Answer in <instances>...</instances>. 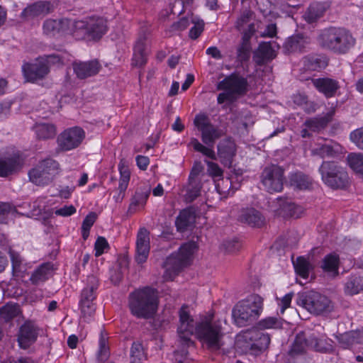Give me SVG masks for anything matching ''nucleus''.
<instances>
[{
  "mask_svg": "<svg viewBox=\"0 0 363 363\" xmlns=\"http://www.w3.org/2000/svg\"><path fill=\"white\" fill-rule=\"evenodd\" d=\"M72 27L75 36L78 35L79 31H82L94 40L100 39L107 30L106 21L102 18H90L87 21H74Z\"/></svg>",
  "mask_w": 363,
  "mask_h": 363,
  "instance_id": "11",
  "label": "nucleus"
},
{
  "mask_svg": "<svg viewBox=\"0 0 363 363\" xmlns=\"http://www.w3.org/2000/svg\"><path fill=\"white\" fill-rule=\"evenodd\" d=\"M296 303L315 315L327 313L333 310L330 300L327 296L313 291L298 295Z\"/></svg>",
  "mask_w": 363,
  "mask_h": 363,
  "instance_id": "9",
  "label": "nucleus"
},
{
  "mask_svg": "<svg viewBox=\"0 0 363 363\" xmlns=\"http://www.w3.org/2000/svg\"><path fill=\"white\" fill-rule=\"evenodd\" d=\"M325 11L326 8L323 4L315 2L308 6L303 16L308 23H312L321 18Z\"/></svg>",
  "mask_w": 363,
  "mask_h": 363,
  "instance_id": "41",
  "label": "nucleus"
},
{
  "mask_svg": "<svg viewBox=\"0 0 363 363\" xmlns=\"http://www.w3.org/2000/svg\"><path fill=\"white\" fill-rule=\"evenodd\" d=\"M263 298L258 294H251L238 302L233 308L232 316L238 327L252 324L263 310Z\"/></svg>",
  "mask_w": 363,
  "mask_h": 363,
  "instance_id": "4",
  "label": "nucleus"
},
{
  "mask_svg": "<svg viewBox=\"0 0 363 363\" xmlns=\"http://www.w3.org/2000/svg\"><path fill=\"white\" fill-rule=\"evenodd\" d=\"M147 36L145 33L140 34L135 43L133 57V65L134 66H143L147 62V52L145 50V41Z\"/></svg>",
  "mask_w": 363,
  "mask_h": 363,
  "instance_id": "31",
  "label": "nucleus"
},
{
  "mask_svg": "<svg viewBox=\"0 0 363 363\" xmlns=\"http://www.w3.org/2000/svg\"><path fill=\"white\" fill-rule=\"evenodd\" d=\"M179 322L177 328V333L179 336V342L182 346L181 350H176L174 355L182 357L186 356L188 354L186 348L193 345L194 342L191 337L194 334H196L197 323H195L192 317L187 311V306H183L179 311Z\"/></svg>",
  "mask_w": 363,
  "mask_h": 363,
  "instance_id": "8",
  "label": "nucleus"
},
{
  "mask_svg": "<svg viewBox=\"0 0 363 363\" xmlns=\"http://www.w3.org/2000/svg\"><path fill=\"white\" fill-rule=\"evenodd\" d=\"M238 220L254 228H261L265 223V218L262 213L254 208H242Z\"/></svg>",
  "mask_w": 363,
  "mask_h": 363,
  "instance_id": "23",
  "label": "nucleus"
},
{
  "mask_svg": "<svg viewBox=\"0 0 363 363\" xmlns=\"http://www.w3.org/2000/svg\"><path fill=\"white\" fill-rule=\"evenodd\" d=\"M22 163L18 153L0 156V177H6L16 172L21 167Z\"/></svg>",
  "mask_w": 363,
  "mask_h": 363,
  "instance_id": "19",
  "label": "nucleus"
},
{
  "mask_svg": "<svg viewBox=\"0 0 363 363\" xmlns=\"http://www.w3.org/2000/svg\"><path fill=\"white\" fill-rule=\"evenodd\" d=\"M157 296L155 289L145 287L129 295V308L131 313L138 318L149 319L157 310Z\"/></svg>",
  "mask_w": 363,
  "mask_h": 363,
  "instance_id": "3",
  "label": "nucleus"
},
{
  "mask_svg": "<svg viewBox=\"0 0 363 363\" xmlns=\"http://www.w3.org/2000/svg\"><path fill=\"white\" fill-rule=\"evenodd\" d=\"M309 347L314 350L315 352L331 354L335 351V347L333 345V341L325 336L318 337L314 334L308 337Z\"/></svg>",
  "mask_w": 363,
  "mask_h": 363,
  "instance_id": "30",
  "label": "nucleus"
},
{
  "mask_svg": "<svg viewBox=\"0 0 363 363\" xmlns=\"http://www.w3.org/2000/svg\"><path fill=\"white\" fill-rule=\"evenodd\" d=\"M363 291V281L360 272L352 274L345 284V292L348 295H354Z\"/></svg>",
  "mask_w": 363,
  "mask_h": 363,
  "instance_id": "37",
  "label": "nucleus"
},
{
  "mask_svg": "<svg viewBox=\"0 0 363 363\" xmlns=\"http://www.w3.org/2000/svg\"><path fill=\"white\" fill-rule=\"evenodd\" d=\"M280 213L284 217L298 218L303 211L301 206L296 205L289 200L282 201L280 203Z\"/></svg>",
  "mask_w": 363,
  "mask_h": 363,
  "instance_id": "44",
  "label": "nucleus"
},
{
  "mask_svg": "<svg viewBox=\"0 0 363 363\" xmlns=\"http://www.w3.org/2000/svg\"><path fill=\"white\" fill-rule=\"evenodd\" d=\"M9 255L11 260L13 271H19L20 266L22 262V259L19 254L14 250H9Z\"/></svg>",
  "mask_w": 363,
  "mask_h": 363,
  "instance_id": "60",
  "label": "nucleus"
},
{
  "mask_svg": "<svg viewBox=\"0 0 363 363\" xmlns=\"http://www.w3.org/2000/svg\"><path fill=\"white\" fill-rule=\"evenodd\" d=\"M319 172L323 182L333 189L344 188L348 182L347 172L333 161L323 162Z\"/></svg>",
  "mask_w": 363,
  "mask_h": 363,
  "instance_id": "10",
  "label": "nucleus"
},
{
  "mask_svg": "<svg viewBox=\"0 0 363 363\" xmlns=\"http://www.w3.org/2000/svg\"><path fill=\"white\" fill-rule=\"evenodd\" d=\"M38 140H46L55 138L56 127L52 123H37L33 128Z\"/></svg>",
  "mask_w": 363,
  "mask_h": 363,
  "instance_id": "35",
  "label": "nucleus"
},
{
  "mask_svg": "<svg viewBox=\"0 0 363 363\" xmlns=\"http://www.w3.org/2000/svg\"><path fill=\"white\" fill-rule=\"evenodd\" d=\"M189 186L185 194V201L191 203L200 195L201 184L199 180L189 181Z\"/></svg>",
  "mask_w": 363,
  "mask_h": 363,
  "instance_id": "47",
  "label": "nucleus"
},
{
  "mask_svg": "<svg viewBox=\"0 0 363 363\" xmlns=\"http://www.w3.org/2000/svg\"><path fill=\"white\" fill-rule=\"evenodd\" d=\"M347 160L352 170L363 175V153H350Z\"/></svg>",
  "mask_w": 363,
  "mask_h": 363,
  "instance_id": "46",
  "label": "nucleus"
},
{
  "mask_svg": "<svg viewBox=\"0 0 363 363\" xmlns=\"http://www.w3.org/2000/svg\"><path fill=\"white\" fill-rule=\"evenodd\" d=\"M338 345L344 350H352L363 344V330H350L335 335Z\"/></svg>",
  "mask_w": 363,
  "mask_h": 363,
  "instance_id": "18",
  "label": "nucleus"
},
{
  "mask_svg": "<svg viewBox=\"0 0 363 363\" xmlns=\"http://www.w3.org/2000/svg\"><path fill=\"white\" fill-rule=\"evenodd\" d=\"M16 211V208L11 203L0 202V223H5L9 214Z\"/></svg>",
  "mask_w": 363,
  "mask_h": 363,
  "instance_id": "56",
  "label": "nucleus"
},
{
  "mask_svg": "<svg viewBox=\"0 0 363 363\" xmlns=\"http://www.w3.org/2000/svg\"><path fill=\"white\" fill-rule=\"evenodd\" d=\"M23 75L30 82L44 79L50 72L49 67L41 59L33 63H25L22 67Z\"/></svg>",
  "mask_w": 363,
  "mask_h": 363,
  "instance_id": "17",
  "label": "nucleus"
},
{
  "mask_svg": "<svg viewBox=\"0 0 363 363\" xmlns=\"http://www.w3.org/2000/svg\"><path fill=\"white\" fill-rule=\"evenodd\" d=\"M333 114V111H330L323 116L310 118L305 121L303 126L308 128L311 132H320L327 127L331 121Z\"/></svg>",
  "mask_w": 363,
  "mask_h": 363,
  "instance_id": "32",
  "label": "nucleus"
},
{
  "mask_svg": "<svg viewBox=\"0 0 363 363\" xmlns=\"http://www.w3.org/2000/svg\"><path fill=\"white\" fill-rule=\"evenodd\" d=\"M196 335L211 350H218L223 345L220 323L213 320L211 315L205 316L197 323Z\"/></svg>",
  "mask_w": 363,
  "mask_h": 363,
  "instance_id": "7",
  "label": "nucleus"
},
{
  "mask_svg": "<svg viewBox=\"0 0 363 363\" xmlns=\"http://www.w3.org/2000/svg\"><path fill=\"white\" fill-rule=\"evenodd\" d=\"M196 209L194 206H189L182 210L175 220V225L179 232L183 233L191 229L196 220Z\"/></svg>",
  "mask_w": 363,
  "mask_h": 363,
  "instance_id": "24",
  "label": "nucleus"
},
{
  "mask_svg": "<svg viewBox=\"0 0 363 363\" xmlns=\"http://www.w3.org/2000/svg\"><path fill=\"white\" fill-rule=\"evenodd\" d=\"M340 258L336 253H330L327 255L323 259L321 268L323 270L331 274L333 277L338 275Z\"/></svg>",
  "mask_w": 363,
  "mask_h": 363,
  "instance_id": "38",
  "label": "nucleus"
},
{
  "mask_svg": "<svg viewBox=\"0 0 363 363\" xmlns=\"http://www.w3.org/2000/svg\"><path fill=\"white\" fill-rule=\"evenodd\" d=\"M72 23L68 19H46L43 24V34L48 37H56L62 34Z\"/></svg>",
  "mask_w": 363,
  "mask_h": 363,
  "instance_id": "22",
  "label": "nucleus"
},
{
  "mask_svg": "<svg viewBox=\"0 0 363 363\" xmlns=\"http://www.w3.org/2000/svg\"><path fill=\"white\" fill-rule=\"evenodd\" d=\"M39 327L32 320H26L17 333V342L20 348L27 350L34 344L39 334Z\"/></svg>",
  "mask_w": 363,
  "mask_h": 363,
  "instance_id": "15",
  "label": "nucleus"
},
{
  "mask_svg": "<svg viewBox=\"0 0 363 363\" xmlns=\"http://www.w3.org/2000/svg\"><path fill=\"white\" fill-rule=\"evenodd\" d=\"M248 82L246 78L238 74L233 73L219 82L217 89L224 91L219 94L217 98L219 104L225 101H234L245 95L247 91Z\"/></svg>",
  "mask_w": 363,
  "mask_h": 363,
  "instance_id": "6",
  "label": "nucleus"
},
{
  "mask_svg": "<svg viewBox=\"0 0 363 363\" xmlns=\"http://www.w3.org/2000/svg\"><path fill=\"white\" fill-rule=\"evenodd\" d=\"M84 137L85 133L82 128L79 127L68 128L58 135V146L62 150H71L77 147Z\"/></svg>",
  "mask_w": 363,
  "mask_h": 363,
  "instance_id": "14",
  "label": "nucleus"
},
{
  "mask_svg": "<svg viewBox=\"0 0 363 363\" xmlns=\"http://www.w3.org/2000/svg\"><path fill=\"white\" fill-rule=\"evenodd\" d=\"M217 149L221 162L225 165H230L236 152L234 141L230 138L224 139L218 144Z\"/></svg>",
  "mask_w": 363,
  "mask_h": 363,
  "instance_id": "29",
  "label": "nucleus"
},
{
  "mask_svg": "<svg viewBox=\"0 0 363 363\" xmlns=\"http://www.w3.org/2000/svg\"><path fill=\"white\" fill-rule=\"evenodd\" d=\"M341 146L333 142H330L323 145H318L313 148L311 153L314 156H319L321 158L334 157L341 152Z\"/></svg>",
  "mask_w": 363,
  "mask_h": 363,
  "instance_id": "33",
  "label": "nucleus"
},
{
  "mask_svg": "<svg viewBox=\"0 0 363 363\" xmlns=\"http://www.w3.org/2000/svg\"><path fill=\"white\" fill-rule=\"evenodd\" d=\"M307 347L310 348L308 337H306L305 333H300L296 335L289 354L293 357L303 354L306 352Z\"/></svg>",
  "mask_w": 363,
  "mask_h": 363,
  "instance_id": "40",
  "label": "nucleus"
},
{
  "mask_svg": "<svg viewBox=\"0 0 363 363\" xmlns=\"http://www.w3.org/2000/svg\"><path fill=\"white\" fill-rule=\"evenodd\" d=\"M194 26L190 29L189 36L193 40H196L201 34L204 28V23L203 21L197 22L193 21Z\"/></svg>",
  "mask_w": 363,
  "mask_h": 363,
  "instance_id": "58",
  "label": "nucleus"
},
{
  "mask_svg": "<svg viewBox=\"0 0 363 363\" xmlns=\"http://www.w3.org/2000/svg\"><path fill=\"white\" fill-rule=\"evenodd\" d=\"M208 167L209 174L213 177H220L223 174V170L220 167L213 162L205 160Z\"/></svg>",
  "mask_w": 363,
  "mask_h": 363,
  "instance_id": "62",
  "label": "nucleus"
},
{
  "mask_svg": "<svg viewBox=\"0 0 363 363\" xmlns=\"http://www.w3.org/2000/svg\"><path fill=\"white\" fill-rule=\"evenodd\" d=\"M110 355L109 347L106 340L101 336L99 340V349L97 352V359L100 362H106Z\"/></svg>",
  "mask_w": 363,
  "mask_h": 363,
  "instance_id": "53",
  "label": "nucleus"
},
{
  "mask_svg": "<svg viewBox=\"0 0 363 363\" xmlns=\"http://www.w3.org/2000/svg\"><path fill=\"white\" fill-rule=\"evenodd\" d=\"M258 327L262 330L279 328L281 327V320L276 317H267L258 323Z\"/></svg>",
  "mask_w": 363,
  "mask_h": 363,
  "instance_id": "51",
  "label": "nucleus"
},
{
  "mask_svg": "<svg viewBox=\"0 0 363 363\" xmlns=\"http://www.w3.org/2000/svg\"><path fill=\"white\" fill-rule=\"evenodd\" d=\"M76 212V208L74 206H65L55 210V214L63 217L72 216Z\"/></svg>",
  "mask_w": 363,
  "mask_h": 363,
  "instance_id": "61",
  "label": "nucleus"
},
{
  "mask_svg": "<svg viewBox=\"0 0 363 363\" xmlns=\"http://www.w3.org/2000/svg\"><path fill=\"white\" fill-rule=\"evenodd\" d=\"M229 186H230V181L227 178L225 179H222L221 180L218 181L216 187L218 192L220 195H225L229 191Z\"/></svg>",
  "mask_w": 363,
  "mask_h": 363,
  "instance_id": "63",
  "label": "nucleus"
},
{
  "mask_svg": "<svg viewBox=\"0 0 363 363\" xmlns=\"http://www.w3.org/2000/svg\"><path fill=\"white\" fill-rule=\"evenodd\" d=\"M130 363L140 362L145 358L144 348L139 342H134L130 348Z\"/></svg>",
  "mask_w": 363,
  "mask_h": 363,
  "instance_id": "50",
  "label": "nucleus"
},
{
  "mask_svg": "<svg viewBox=\"0 0 363 363\" xmlns=\"http://www.w3.org/2000/svg\"><path fill=\"white\" fill-rule=\"evenodd\" d=\"M296 272L301 277L306 279L309 275L310 263L303 257H298L294 262Z\"/></svg>",
  "mask_w": 363,
  "mask_h": 363,
  "instance_id": "49",
  "label": "nucleus"
},
{
  "mask_svg": "<svg viewBox=\"0 0 363 363\" xmlns=\"http://www.w3.org/2000/svg\"><path fill=\"white\" fill-rule=\"evenodd\" d=\"M316 39L320 48L336 55L347 54L356 44L351 31L340 26H330L320 30Z\"/></svg>",
  "mask_w": 363,
  "mask_h": 363,
  "instance_id": "1",
  "label": "nucleus"
},
{
  "mask_svg": "<svg viewBox=\"0 0 363 363\" xmlns=\"http://www.w3.org/2000/svg\"><path fill=\"white\" fill-rule=\"evenodd\" d=\"M21 313L20 307L16 303H6L0 308V320L9 323Z\"/></svg>",
  "mask_w": 363,
  "mask_h": 363,
  "instance_id": "45",
  "label": "nucleus"
},
{
  "mask_svg": "<svg viewBox=\"0 0 363 363\" xmlns=\"http://www.w3.org/2000/svg\"><path fill=\"white\" fill-rule=\"evenodd\" d=\"M305 66L310 70L318 71L327 66V62L317 56H308L305 58Z\"/></svg>",
  "mask_w": 363,
  "mask_h": 363,
  "instance_id": "48",
  "label": "nucleus"
},
{
  "mask_svg": "<svg viewBox=\"0 0 363 363\" xmlns=\"http://www.w3.org/2000/svg\"><path fill=\"white\" fill-rule=\"evenodd\" d=\"M312 84L315 89L323 94L326 98L333 97L340 88L339 82L328 77L312 79Z\"/></svg>",
  "mask_w": 363,
  "mask_h": 363,
  "instance_id": "25",
  "label": "nucleus"
},
{
  "mask_svg": "<svg viewBox=\"0 0 363 363\" xmlns=\"http://www.w3.org/2000/svg\"><path fill=\"white\" fill-rule=\"evenodd\" d=\"M307 44V38L301 35H296L287 38L284 44V49L287 53L301 52Z\"/></svg>",
  "mask_w": 363,
  "mask_h": 363,
  "instance_id": "36",
  "label": "nucleus"
},
{
  "mask_svg": "<svg viewBox=\"0 0 363 363\" xmlns=\"http://www.w3.org/2000/svg\"><path fill=\"white\" fill-rule=\"evenodd\" d=\"M150 252L149 232L145 228L139 230L136 240L135 261L138 264L146 262Z\"/></svg>",
  "mask_w": 363,
  "mask_h": 363,
  "instance_id": "21",
  "label": "nucleus"
},
{
  "mask_svg": "<svg viewBox=\"0 0 363 363\" xmlns=\"http://www.w3.org/2000/svg\"><path fill=\"white\" fill-rule=\"evenodd\" d=\"M194 123L201 132V140L206 146L202 145L196 138H191L190 145L196 151L216 160L217 157L213 147L216 141L225 135V131L213 125L206 114L196 115Z\"/></svg>",
  "mask_w": 363,
  "mask_h": 363,
  "instance_id": "2",
  "label": "nucleus"
},
{
  "mask_svg": "<svg viewBox=\"0 0 363 363\" xmlns=\"http://www.w3.org/2000/svg\"><path fill=\"white\" fill-rule=\"evenodd\" d=\"M350 139L359 148L363 149V127L352 132Z\"/></svg>",
  "mask_w": 363,
  "mask_h": 363,
  "instance_id": "59",
  "label": "nucleus"
},
{
  "mask_svg": "<svg viewBox=\"0 0 363 363\" xmlns=\"http://www.w3.org/2000/svg\"><path fill=\"white\" fill-rule=\"evenodd\" d=\"M58 169L59 164L55 160L46 159L32 169L28 174L32 182L40 185L51 181L53 176L57 173Z\"/></svg>",
  "mask_w": 363,
  "mask_h": 363,
  "instance_id": "13",
  "label": "nucleus"
},
{
  "mask_svg": "<svg viewBox=\"0 0 363 363\" xmlns=\"http://www.w3.org/2000/svg\"><path fill=\"white\" fill-rule=\"evenodd\" d=\"M250 56V45L248 41L242 40V44L238 48L237 57L239 61H247Z\"/></svg>",
  "mask_w": 363,
  "mask_h": 363,
  "instance_id": "54",
  "label": "nucleus"
},
{
  "mask_svg": "<svg viewBox=\"0 0 363 363\" xmlns=\"http://www.w3.org/2000/svg\"><path fill=\"white\" fill-rule=\"evenodd\" d=\"M74 72L80 79L97 74L101 65L97 60L86 62H74L72 65Z\"/></svg>",
  "mask_w": 363,
  "mask_h": 363,
  "instance_id": "20",
  "label": "nucleus"
},
{
  "mask_svg": "<svg viewBox=\"0 0 363 363\" xmlns=\"http://www.w3.org/2000/svg\"><path fill=\"white\" fill-rule=\"evenodd\" d=\"M118 170L120 172V180L118 184L119 193L118 196H114L116 202H120L123 199L125 196V191L128 188L130 178L128 162L123 158L120 160L118 164Z\"/></svg>",
  "mask_w": 363,
  "mask_h": 363,
  "instance_id": "28",
  "label": "nucleus"
},
{
  "mask_svg": "<svg viewBox=\"0 0 363 363\" xmlns=\"http://www.w3.org/2000/svg\"><path fill=\"white\" fill-rule=\"evenodd\" d=\"M253 13L248 9H245L240 13L235 23V28L238 30H242L243 27L250 23Z\"/></svg>",
  "mask_w": 363,
  "mask_h": 363,
  "instance_id": "55",
  "label": "nucleus"
},
{
  "mask_svg": "<svg viewBox=\"0 0 363 363\" xmlns=\"http://www.w3.org/2000/svg\"><path fill=\"white\" fill-rule=\"evenodd\" d=\"M108 243L105 238L99 237L94 245L95 256L99 257L101 255L104 250L108 248Z\"/></svg>",
  "mask_w": 363,
  "mask_h": 363,
  "instance_id": "57",
  "label": "nucleus"
},
{
  "mask_svg": "<svg viewBox=\"0 0 363 363\" xmlns=\"http://www.w3.org/2000/svg\"><path fill=\"white\" fill-rule=\"evenodd\" d=\"M52 270V264L49 262L43 263L39 266L31 274L30 278L32 284L38 285L45 281Z\"/></svg>",
  "mask_w": 363,
  "mask_h": 363,
  "instance_id": "43",
  "label": "nucleus"
},
{
  "mask_svg": "<svg viewBox=\"0 0 363 363\" xmlns=\"http://www.w3.org/2000/svg\"><path fill=\"white\" fill-rule=\"evenodd\" d=\"M284 169L276 164L264 168L260 178L264 189L269 193L279 192L283 189Z\"/></svg>",
  "mask_w": 363,
  "mask_h": 363,
  "instance_id": "12",
  "label": "nucleus"
},
{
  "mask_svg": "<svg viewBox=\"0 0 363 363\" xmlns=\"http://www.w3.org/2000/svg\"><path fill=\"white\" fill-rule=\"evenodd\" d=\"M150 194V187L147 186L138 189L131 199L128 211L131 213L135 212L138 206H144Z\"/></svg>",
  "mask_w": 363,
  "mask_h": 363,
  "instance_id": "39",
  "label": "nucleus"
},
{
  "mask_svg": "<svg viewBox=\"0 0 363 363\" xmlns=\"http://www.w3.org/2000/svg\"><path fill=\"white\" fill-rule=\"evenodd\" d=\"M274 51L269 43H262L254 53L253 60L257 65H262L274 58Z\"/></svg>",
  "mask_w": 363,
  "mask_h": 363,
  "instance_id": "34",
  "label": "nucleus"
},
{
  "mask_svg": "<svg viewBox=\"0 0 363 363\" xmlns=\"http://www.w3.org/2000/svg\"><path fill=\"white\" fill-rule=\"evenodd\" d=\"M99 286V280L94 275L88 276L86 279V286L83 289L81 293L80 300H95L96 291Z\"/></svg>",
  "mask_w": 363,
  "mask_h": 363,
  "instance_id": "42",
  "label": "nucleus"
},
{
  "mask_svg": "<svg viewBox=\"0 0 363 363\" xmlns=\"http://www.w3.org/2000/svg\"><path fill=\"white\" fill-rule=\"evenodd\" d=\"M197 248L195 241H189L182 245L177 252L168 257L164 263V278L166 280H172L184 267L189 265Z\"/></svg>",
  "mask_w": 363,
  "mask_h": 363,
  "instance_id": "5",
  "label": "nucleus"
},
{
  "mask_svg": "<svg viewBox=\"0 0 363 363\" xmlns=\"http://www.w3.org/2000/svg\"><path fill=\"white\" fill-rule=\"evenodd\" d=\"M288 179L290 186L295 190L306 191L313 188V179L303 172L290 173Z\"/></svg>",
  "mask_w": 363,
  "mask_h": 363,
  "instance_id": "26",
  "label": "nucleus"
},
{
  "mask_svg": "<svg viewBox=\"0 0 363 363\" xmlns=\"http://www.w3.org/2000/svg\"><path fill=\"white\" fill-rule=\"evenodd\" d=\"M94 301V300L79 301L81 313L84 318H89L94 313L96 307Z\"/></svg>",
  "mask_w": 363,
  "mask_h": 363,
  "instance_id": "52",
  "label": "nucleus"
},
{
  "mask_svg": "<svg viewBox=\"0 0 363 363\" xmlns=\"http://www.w3.org/2000/svg\"><path fill=\"white\" fill-rule=\"evenodd\" d=\"M96 213H89L84 219L82 228H86L90 230L91 227L94 225L96 219Z\"/></svg>",
  "mask_w": 363,
  "mask_h": 363,
  "instance_id": "64",
  "label": "nucleus"
},
{
  "mask_svg": "<svg viewBox=\"0 0 363 363\" xmlns=\"http://www.w3.org/2000/svg\"><path fill=\"white\" fill-rule=\"evenodd\" d=\"M245 337L250 340V343L249 345L250 349L257 351L267 350L271 340L269 334L257 330L248 332L246 334Z\"/></svg>",
  "mask_w": 363,
  "mask_h": 363,
  "instance_id": "27",
  "label": "nucleus"
},
{
  "mask_svg": "<svg viewBox=\"0 0 363 363\" xmlns=\"http://www.w3.org/2000/svg\"><path fill=\"white\" fill-rule=\"evenodd\" d=\"M54 10V6L50 1H38L28 4L21 13L20 17L24 21L45 16Z\"/></svg>",
  "mask_w": 363,
  "mask_h": 363,
  "instance_id": "16",
  "label": "nucleus"
}]
</instances>
